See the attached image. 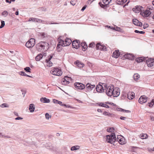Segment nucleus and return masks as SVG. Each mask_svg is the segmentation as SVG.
<instances>
[{
  "mask_svg": "<svg viewBox=\"0 0 154 154\" xmlns=\"http://www.w3.org/2000/svg\"><path fill=\"white\" fill-rule=\"evenodd\" d=\"M116 30L118 31H121L122 29H121V28L119 27H117Z\"/></svg>",
  "mask_w": 154,
  "mask_h": 154,
  "instance_id": "nucleus-61",
  "label": "nucleus"
},
{
  "mask_svg": "<svg viewBox=\"0 0 154 154\" xmlns=\"http://www.w3.org/2000/svg\"><path fill=\"white\" fill-rule=\"evenodd\" d=\"M81 46L82 47V50L84 51L87 49L88 46L85 42H82L81 43Z\"/></svg>",
  "mask_w": 154,
  "mask_h": 154,
  "instance_id": "nucleus-29",
  "label": "nucleus"
},
{
  "mask_svg": "<svg viewBox=\"0 0 154 154\" xmlns=\"http://www.w3.org/2000/svg\"><path fill=\"white\" fill-rule=\"evenodd\" d=\"M76 3V1L75 0H72L70 1V4L74 6Z\"/></svg>",
  "mask_w": 154,
  "mask_h": 154,
  "instance_id": "nucleus-43",
  "label": "nucleus"
},
{
  "mask_svg": "<svg viewBox=\"0 0 154 154\" xmlns=\"http://www.w3.org/2000/svg\"><path fill=\"white\" fill-rule=\"evenodd\" d=\"M35 44V39L31 38L26 43L25 45L27 48H30L34 46Z\"/></svg>",
  "mask_w": 154,
  "mask_h": 154,
  "instance_id": "nucleus-6",
  "label": "nucleus"
},
{
  "mask_svg": "<svg viewBox=\"0 0 154 154\" xmlns=\"http://www.w3.org/2000/svg\"><path fill=\"white\" fill-rule=\"evenodd\" d=\"M64 105V106H65L67 108H73V107H71V106H69V105L67 106L66 105H65V104Z\"/></svg>",
  "mask_w": 154,
  "mask_h": 154,
  "instance_id": "nucleus-55",
  "label": "nucleus"
},
{
  "mask_svg": "<svg viewBox=\"0 0 154 154\" xmlns=\"http://www.w3.org/2000/svg\"><path fill=\"white\" fill-rule=\"evenodd\" d=\"M120 54V52H119V50H116L114 51L112 53V57L115 58H118Z\"/></svg>",
  "mask_w": 154,
  "mask_h": 154,
  "instance_id": "nucleus-22",
  "label": "nucleus"
},
{
  "mask_svg": "<svg viewBox=\"0 0 154 154\" xmlns=\"http://www.w3.org/2000/svg\"><path fill=\"white\" fill-rule=\"evenodd\" d=\"M108 102H106V103H97V105L100 106L105 107L106 108H109V106L106 104L107 103H108Z\"/></svg>",
  "mask_w": 154,
  "mask_h": 154,
  "instance_id": "nucleus-25",
  "label": "nucleus"
},
{
  "mask_svg": "<svg viewBox=\"0 0 154 154\" xmlns=\"http://www.w3.org/2000/svg\"><path fill=\"white\" fill-rule=\"evenodd\" d=\"M140 75L137 73L135 74L134 75V79L135 81H137L140 78Z\"/></svg>",
  "mask_w": 154,
  "mask_h": 154,
  "instance_id": "nucleus-34",
  "label": "nucleus"
},
{
  "mask_svg": "<svg viewBox=\"0 0 154 154\" xmlns=\"http://www.w3.org/2000/svg\"><path fill=\"white\" fill-rule=\"evenodd\" d=\"M5 25V23L4 21H1V25L0 26V28H3Z\"/></svg>",
  "mask_w": 154,
  "mask_h": 154,
  "instance_id": "nucleus-44",
  "label": "nucleus"
},
{
  "mask_svg": "<svg viewBox=\"0 0 154 154\" xmlns=\"http://www.w3.org/2000/svg\"><path fill=\"white\" fill-rule=\"evenodd\" d=\"M43 57L42 54H39L36 57L35 59L37 61H39Z\"/></svg>",
  "mask_w": 154,
  "mask_h": 154,
  "instance_id": "nucleus-31",
  "label": "nucleus"
},
{
  "mask_svg": "<svg viewBox=\"0 0 154 154\" xmlns=\"http://www.w3.org/2000/svg\"><path fill=\"white\" fill-rule=\"evenodd\" d=\"M24 70L27 72H30V70H31L30 67H26L24 68Z\"/></svg>",
  "mask_w": 154,
  "mask_h": 154,
  "instance_id": "nucleus-41",
  "label": "nucleus"
},
{
  "mask_svg": "<svg viewBox=\"0 0 154 154\" xmlns=\"http://www.w3.org/2000/svg\"><path fill=\"white\" fill-rule=\"evenodd\" d=\"M106 141L108 143H112L116 140L115 135L114 133H112L111 135H108L106 136Z\"/></svg>",
  "mask_w": 154,
  "mask_h": 154,
  "instance_id": "nucleus-3",
  "label": "nucleus"
},
{
  "mask_svg": "<svg viewBox=\"0 0 154 154\" xmlns=\"http://www.w3.org/2000/svg\"><path fill=\"white\" fill-rule=\"evenodd\" d=\"M123 112H130V111L129 110L123 109Z\"/></svg>",
  "mask_w": 154,
  "mask_h": 154,
  "instance_id": "nucleus-59",
  "label": "nucleus"
},
{
  "mask_svg": "<svg viewBox=\"0 0 154 154\" xmlns=\"http://www.w3.org/2000/svg\"><path fill=\"white\" fill-rule=\"evenodd\" d=\"M41 101L43 103H49L50 102V100L46 97L42 98L41 99Z\"/></svg>",
  "mask_w": 154,
  "mask_h": 154,
  "instance_id": "nucleus-33",
  "label": "nucleus"
},
{
  "mask_svg": "<svg viewBox=\"0 0 154 154\" xmlns=\"http://www.w3.org/2000/svg\"><path fill=\"white\" fill-rule=\"evenodd\" d=\"M134 32L136 33H140L141 34H144L145 33V32L143 31H139L137 30H135Z\"/></svg>",
  "mask_w": 154,
  "mask_h": 154,
  "instance_id": "nucleus-45",
  "label": "nucleus"
},
{
  "mask_svg": "<svg viewBox=\"0 0 154 154\" xmlns=\"http://www.w3.org/2000/svg\"><path fill=\"white\" fill-rule=\"evenodd\" d=\"M72 42V41L71 39L69 38H66L64 41L65 46L69 45Z\"/></svg>",
  "mask_w": 154,
  "mask_h": 154,
  "instance_id": "nucleus-23",
  "label": "nucleus"
},
{
  "mask_svg": "<svg viewBox=\"0 0 154 154\" xmlns=\"http://www.w3.org/2000/svg\"><path fill=\"white\" fill-rule=\"evenodd\" d=\"M128 99L131 100L134 97L135 94L134 92H129L127 95Z\"/></svg>",
  "mask_w": 154,
  "mask_h": 154,
  "instance_id": "nucleus-26",
  "label": "nucleus"
},
{
  "mask_svg": "<svg viewBox=\"0 0 154 154\" xmlns=\"http://www.w3.org/2000/svg\"><path fill=\"white\" fill-rule=\"evenodd\" d=\"M74 86L77 89L82 90L84 89L85 87V85L79 82L75 83L74 84Z\"/></svg>",
  "mask_w": 154,
  "mask_h": 154,
  "instance_id": "nucleus-9",
  "label": "nucleus"
},
{
  "mask_svg": "<svg viewBox=\"0 0 154 154\" xmlns=\"http://www.w3.org/2000/svg\"><path fill=\"white\" fill-rule=\"evenodd\" d=\"M50 72L54 75L60 76L62 75L63 72L61 69L58 68H54L51 70Z\"/></svg>",
  "mask_w": 154,
  "mask_h": 154,
  "instance_id": "nucleus-2",
  "label": "nucleus"
},
{
  "mask_svg": "<svg viewBox=\"0 0 154 154\" xmlns=\"http://www.w3.org/2000/svg\"><path fill=\"white\" fill-rule=\"evenodd\" d=\"M95 87V85H92L89 83H88L86 85V88L87 91H89L92 90Z\"/></svg>",
  "mask_w": 154,
  "mask_h": 154,
  "instance_id": "nucleus-19",
  "label": "nucleus"
},
{
  "mask_svg": "<svg viewBox=\"0 0 154 154\" xmlns=\"http://www.w3.org/2000/svg\"><path fill=\"white\" fill-rule=\"evenodd\" d=\"M144 60V58L143 57H139L136 59V61L138 63H140L142 62Z\"/></svg>",
  "mask_w": 154,
  "mask_h": 154,
  "instance_id": "nucleus-35",
  "label": "nucleus"
},
{
  "mask_svg": "<svg viewBox=\"0 0 154 154\" xmlns=\"http://www.w3.org/2000/svg\"><path fill=\"white\" fill-rule=\"evenodd\" d=\"M6 2L9 3L10 4L11 3V1H9V0H6Z\"/></svg>",
  "mask_w": 154,
  "mask_h": 154,
  "instance_id": "nucleus-62",
  "label": "nucleus"
},
{
  "mask_svg": "<svg viewBox=\"0 0 154 154\" xmlns=\"http://www.w3.org/2000/svg\"><path fill=\"white\" fill-rule=\"evenodd\" d=\"M106 88L105 91H106V94L109 96H111L113 94V90L114 86L113 85H111L110 86H107V85H106Z\"/></svg>",
  "mask_w": 154,
  "mask_h": 154,
  "instance_id": "nucleus-5",
  "label": "nucleus"
},
{
  "mask_svg": "<svg viewBox=\"0 0 154 154\" xmlns=\"http://www.w3.org/2000/svg\"><path fill=\"white\" fill-rule=\"evenodd\" d=\"M111 1V0H103V4L101 2H99V4L102 8H106L108 7Z\"/></svg>",
  "mask_w": 154,
  "mask_h": 154,
  "instance_id": "nucleus-7",
  "label": "nucleus"
},
{
  "mask_svg": "<svg viewBox=\"0 0 154 154\" xmlns=\"http://www.w3.org/2000/svg\"><path fill=\"white\" fill-rule=\"evenodd\" d=\"M1 106L2 107H8V106L7 105V104L5 103L2 104L1 105Z\"/></svg>",
  "mask_w": 154,
  "mask_h": 154,
  "instance_id": "nucleus-47",
  "label": "nucleus"
},
{
  "mask_svg": "<svg viewBox=\"0 0 154 154\" xmlns=\"http://www.w3.org/2000/svg\"><path fill=\"white\" fill-rule=\"evenodd\" d=\"M113 90V94L112 95L114 97H117L120 94V90L117 87L114 88V87Z\"/></svg>",
  "mask_w": 154,
  "mask_h": 154,
  "instance_id": "nucleus-10",
  "label": "nucleus"
},
{
  "mask_svg": "<svg viewBox=\"0 0 154 154\" xmlns=\"http://www.w3.org/2000/svg\"><path fill=\"white\" fill-rule=\"evenodd\" d=\"M70 80V78L67 76H65L64 78L62 79L61 82L62 85H66L69 84V81Z\"/></svg>",
  "mask_w": 154,
  "mask_h": 154,
  "instance_id": "nucleus-13",
  "label": "nucleus"
},
{
  "mask_svg": "<svg viewBox=\"0 0 154 154\" xmlns=\"http://www.w3.org/2000/svg\"><path fill=\"white\" fill-rule=\"evenodd\" d=\"M45 117L47 119H49V114L48 113H47L45 114Z\"/></svg>",
  "mask_w": 154,
  "mask_h": 154,
  "instance_id": "nucleus-51",
  "label": "nucleus"
},
{
  "mask_svg": "<svg viewBox=\"0 0 154 154\" xmlns=\"http://www.w3.org/2000/svg\"><path fill=\"white\" fill-rule=\"evenodd\" d=\"M153 9V7L151 6H149L147 7V10H152Z\"/></svg>",
  "mask_w": 154,
  "mask_h": 154,
  "instance_id": "nucleus-46",
  "label": "nucleus"
},
{
  "mask_svg": "<svg viewBox=\"0 0 154 154\" xmlns=\"http://www.w3.org/2000/svg\"><path fill=\"white\" fill-rule=\"evenodd\" d=\"M96 90L97 92L102 93L106 89V86L105 84H102V85L98 84L96 87Z\"/></svg>",
  "mask_w": 154,
  "mask_h": 154,
  "instance_id": "nucleus-4",
  "label": "nucleus"
},
{
  "mask_svg": "<svg viewBox=\"0 0 154 154\" xmlns=\"http://www.w3.org/2000/svg\"><path fill=\"white\" fill-rule=\"evenodd\" d=\"M57 103L59 104L61 106H64V104H63L62 102L61 101H58Z\"/></svg>",
  "mask_w": 154,
  "mask_h": 154,
  "instance_id": "nucleus-52",
  "label": "nucleus"
},
{
  "mask_svg": "<svg viewBox=\"0 0 154 154\" xmlns=\"http://www.w3.org/2000/svg\"><path fill=\"white\" fill-rule=\"evenodd\" d=\"M34 18H30L29 19V21H32L34 22Z\"/></svg>",
  "mask_w": 154,
  "mask_h": 154,
  "instance_id": "nucleus-56",
  "label": "nucleus"
},
{
  "mask_svg": "<svg viewBox=\"0 0 154 154\" xmlns=\"http://www.w3.org/2000/svg\"><path fill=\"white\" fill-rule=\"evenodd\" d=\"M48 43L44 42H41L36 45V48L39 51H43L47 49L48 47Z\"/></svg>",
  "mask_w": 154,
  "mask_h": 154,
  "instance_id": "nucleus-1",
  "label": "nucleus"
},
{
  "mask_svg": "<svg viewBox=\"0 0 154 154\" xmlns=\"http://www.w3.org/2000/svg\"><path fill=\"white\" fill-rule=\"evenodd\" d=\"M154 104V99L152 100V101L150 103H149L148 106L150 107H152Z\"/></svg>",
  "mask_w": 154,
  "mask_h": 154,
  "instance_id": "nucleus-39",
  "label": "nucleus"
},
{
  "mask_svg": "<svg viewBox=\"0 0 154 154\" xmlns=\"http://www.w3.org/2000/svg\"><path fill=\"white\" fill-rule=\"evenodd\" d=\"M53 57L52 55H50L48 57V59L45 60V66L48 67H50L52 66L53 63L50 61L51 60Z\"/></svg>",
  "mask_w": 154,
  "mask_h": 154,
  "instance_id": "nucleus-11",
  "label": "nucleus"
},
{
  "mask_svg": "<svg viewBox=\"0 0 154 154\" xmlns=\"http://www.w3.org/2000/svg\"><path fill=\"white\" fill-rule=\"evenodd\" d=\"M23 119L22 118L20 117H17L15 119L16 120H20V119Z\"/></svg>",
  "mask_w": 154,
  "mask_h": 154,
  "instance_id": "nucleus-58",
  "label": "nucleus"
},
{
  "mask_svg": "<svg viewBox=\"0 0 154 154\" xmlns=\"http://www.w3.org/2000/svg\"><path fill=\"white\" fill-rule=\"evenodd\" d=\"M145 27H146L145 28H146V27H148V25L147 24H145V25H144V28H144V27H145Z\"/></svg>",
  "mask_w": 154,
  "mask_h": 154,
  "instance_id": "nucleus-63",
  "label": "nucleus"
},
{
  "mask_svg": "<svg viewBox=\"0 0 154 154\" xmlns=\"http://www.w3.org/2000/svg\"><path fill=\"white\" fill-rule=\"evenodd\" d=\"M124 56L125 58L131 60H133L134 58V57L133 54H126Z\"/></svg>",
  "mask_w": 154,
  "mask_h": 154,
  "instance_id": "nucleus-21",
  "label": "nucleus"
},
{
  "mask_svg": "<svg viewBox=\"0 0 154 154\" xmlns=\"http://www.w3.org/2000/svg\"><path fill=\"white\" fill-rule=\"evenodd\" d=\"M103 114L105 116L110 117H113L114 116V114L111 113L107 111L103 112Z\"/></svg>",
  "mask_w": 154,
  "mask_h": 154,
  "instance_id": "nucleus-27",
  "label": "nucleus"
},
{
  "mask_svg": "<svg viewBox=\"0 0 154 154\" xmlns=\"http://www.w3.org/2000/svg\"><path fill=\"white\" fill-rule=\"evenodd\" d=\"M151 14V12L147 9L143 12H141L140 13V14L144 17H147L149 16Z\"/></svg>",
  "mask_w": 154,
  "mask_h": 154,
  "instance_id": "nucleus-14",
  "label": "nucleus"
},
{
  "mask_svg": "<svg viewBox=\"0 0 154 154\" xmlns=\"http://www.w3.org/2000/svg\"><path fill=\"white\" fill-rule=\"evenodd\" d=\"M127 118L126 117L121 116L120 117V119L121 120H125Z\"/></svg>",
  "mask_w": 154,
  "mask_h": 154,
  "instance_id": "nucleus-54",
  "label": "nucleus"
},
{
  "mask_svg": "<svg viewBox=\"0 0 154 154\" xmlns=\"http://www.w3.org/2000/svg\"><path fill=\"white\" fill-rule=\"evenodd\" d=\"M127 0H117V4L119 5H122L126 2Z\"/></svg>",
  "mask_w": 154,
  "mask_h": 154,
  "instance_id": "nucleus-32",
  "label": "nucleus"
},
{
  "mask_svg": "<svg viewBox=\"0 0 154 154\" xmlns=\"http://www.w3.org/2000/svg\"><path fill=\"white\" fill-rule=\"evenodd\" d=\"M41 20H39V19H38L37 18H35L34 20V22H40Z\"/></svg>",
  "mask_w": 154,
  "mask_h": 154,
  "instance_id": "nucleus-50",
  "label": "nucleus"
},
{
  "mask_svg": "<svg viewBox=\"0 0 154 154\" xmlns=\"http://www.w3.org/2000/svg\"><path fill=\"white\" fill-rule=\"evenodd\" d=\"M107 131L109 132H114V129L113 128H110L107 129Z\"/></svg>",
  "mask_w": 154,
  "mask_h": 154,
  "instance_id": "nucleus-38",
  "label": "nucleus"
},
{
  "mask_svg": "<svg viewBox=\"0 0 154 154\" xmlns=\"http://www.w3.org/2000/svg\"><path fill=\"white\" fill-rule=\"evenodd\" d=\"M133 10L134 12L138 13L140 12L143 10V8L140 6H135L134 8H133Z\"/></svg>",
  "mask_w": 154,
  "mask_h": 154,
  "instance_id": "nucleus-17",
  "label": "nucleus"
},
{
  "mask_svg": "<svg viewBox=\"0 0 154 154\" xmlns=\"http://www.w3.org/2000/svg\"><path fill=\"white\" fill-rule=\"evenodd\" d=\"M95 44L94 43L92 42L89 45V47H93L94 46Z\"/></svg>",
  "mask_w": 154,
  "mask_h": 154,
  "instance_id": "nucleus-49",
  "label": "nucleus"
},
{
  "mask_svg": "<svg viewBox=\"0 0 154 154\" xmlns=\"http://www.w3.org/2000/svg\"><path fill=\"white\" fill-rule=\"evenodd\" d=\"M75 63L77 65V66L79 68H82L84 67V64L81 62H80L79 61H76Z\"/></svg>",
  "mask_w": 154,
  "mask_h": 154,
  "instance_id": "nucleus-28",
  "label": "nucleus"
},
{
  "mask_svg": "<svg viewBox=\"0 0 154 154\" xmlns=\"http://www.w3.org/2000/svg\"><path fill=\"white\" fill-rule=\"evenodd\" d=\"M35 107L34 105L33 104H30L29 107V109L31 112H33L34 111Z\"/></svg>",
  "mask_w": 154,
  "mask_h": 154,
  "instance_id": "nucleus-30",
  "label": "nucleus"
},
{
  "mask_svg": "<svg viewBox=\"0 0 154 154\" xmlns=\"http://www.w3.org/2000/svg\"><path fill=\"white\" fill-rule=\"evenodd\" d=\"M58 43L57 45V50H59L60 51V50L61 49L62 47L65 46L64 41L63 40L60 39H58Z\"/></svg>",
  "mask_w": 154,
  "mask_h": 154,
  "instance_id": "nucleus-12",
  "label": "nucleus"
},
{
  "mask_svg": "<svg viewBox=\"0 0 154 154\" xmlns=\"http://www.w3.org/2000/svg\"><path fill=\"white\" fill-rule=\"evenodd\" d=\"M80 42L79 40H75L72 42V47L76 49H78L79 47Z\"/></svg>",
  "mask_w": 154,
  "mask_h": 154,
  "instance_id": "nucleus-15",
  "label": "nucleus"
},
{
  "mask_svg": "<svg viewBox=\"0 0 154 154\" xmlns=\"http://www.w3.org/2000/svg\"><path fill=\"white\" fill-rule=\"evenodd\" d=\"M86 6H84L82 8V9H81V11H83L86 8Z\"/></svg>",
  "mask_w": 154,
  "mask_h": 154,
  "instance_id": "nucleus-57",
  "label": "nucleus"
},
{
  "mask_svg": "<svg viewBox=\"0 0 154 154\" xmlns=\"http://www.w3.org/2000/svg\"><path fill=\"white\" fill-rule=\"evenodd\" d=\"M147 135L145 134H142L140 135V137L141 139H146L147 137Z\"/></svg>",
  "mask_w": 154,
  "mask_h": 154,
  "instance_id": "nucleus-36",
  "label": "nucleus"
},
{
  "mask_svg": "<svg viewBox=\"0 0 154 154\" xmlns=\"http://www.w3.org/2000/svg\"><path fill=\"white\" fill-rule=\"evenodd\" d=\"M96 48L97 50H104L106 49V47L104 45H101L100 43H98L96 45Z\"/></svg>",
  "mask_w": 154,
  "mask_h": 154,
  "instance_id": "nucleus-20",
  "label": "nucleus"
},
{
  "mask_svg": "<svg viewBox=\"0 0 154 154\" xmlns=\"http://www.w3.org/2000/svg\"><path fill=\"white\" fill-rule=\"evenodd\" d=\"M133 23L136 25L141 26H142V23L139 21L138 20L136 19H134L133 20Z\"/></svg>",
  "mask_w": 154,
  "mask_h": 154,
  "instance_id": "nucleus-24",
  "label": "nucleus"
},
{
  "mask_svg": "<svg viewBox=\"0 0 154 154\" xmlns=\"http://www.w3.org/2000/svg\"><path fill=\"white\" fill-rule=\"evenodd\" d=\"M97 111L99 112H102V110L101 109H97Z\"/></svg>",
  "mask_w": 154,
  "mask_h": 154,
  "instance_id": "nucleus-60",
  "label": "nucleus"
},
{
  "mask_svg": "<svg viewBox=\"0 0 154 154\" xmlns=\"http://www.w3.org/2000/svg\"><path fill=\"white\" fill-rule=\"evenodd\" d=\"M147 149L148 151L150 152L152 151H154V147L152 148L149 147L147 148Z\"/></svg>",
  "mask_w": 154,
  "mask_h": 154,
  "instance_id": "nucleus-48",
  "label": "nucleus"
},
{
  "mask_svg": "<svg viewBox=\"0 0 154 154\" xmlns=\"http://www.w3.org/2000/svg\"><path fill=\"white\" fill-rule=\"evenodd\" d=\"M58 101H59L58 100H57L55 99H54L53 100V103H57Z\"/></svg>",
  "mask_w": 154,
  "mask_h": 154,
  "instance_id": "nucleus-53",
  "label": "nucleus"
},
{
  "mask_svg": "<svg viewBox=\"0 0 154 154\" xmlns=\"http://www.w3.org/2000/svg\"><path fill=\"white\" fill-rule=\"evenodd\" d=\"M117 140L119 143L121 145L125 144L126 143V141L124 137L120 135L117 136Z\"/></svg>",
  "mask_w": 154,
  "mask_h": 154,
  "instance_id": "nucleus-8",
  "label": "nucleus"
},
{
  "mask_svg": "<svg viewBox=\"0 0 154 154\" xmlns=\"http://www.w3.org/2000/svg\"><path fill=\"white\" fill-rule=\"evenodd\" d=\"M79 146H75L71 147V150H75L79 149Z\"/></svg>",
  "mask_w": 154,
  "mask_h": 154,
  "instance_id": "nucleus-37",
  "label": "nucleus"
},
{
  "mask_svg": "<svg viewBox=\"0 0 154 154\" xmlns=\"http://www.w3.org/2000/svg\"><path fill=\"white\" fill-rule=\"evenodd\" d=\"M15 14L17 15H18L19 14L18 11H16V12L15 13Z\"/></svg>",
  "mask_w": 154,
  "mask_h": 154,
  "instance_id": "nucleus-64",
  "label": "nucleus"
},
{
  "mask_svg": "<svg viewBox=\"0 0 154 154\" xmlns=\"http://www.w3.org/2000/svg\"><path fill=\"white\" fill-rule=\"evenodd\" d=\"M20 75L23 76H26L28 77H30V76L29 75H27L25 72L21 71L20 72Z\"/></svg>",
  "mask_w": 154,
  "mask_h": 154,
  "instance_id": "nucleus-40",
  "label": "nucleus"
},
{
  "mask_svg": "<svg viewBox=\"0 0 154 154\" xmlns=\"http://www.w3.org/2000/svg\"><path fill=\"white\" fill-rule=\"evenodd\" d=\"M147 97L145 95L141 96L139 99V102L142 104L146 102L147 100Z\"/></svg>",
  "mask_w": 154,
  "mask_h": 154,
  "instance_id": "nucleus-16",
  "label": "nucleus"
},
{
  "mask_svg": "<svg viewBox=\"0 0 154 154\" xmlns=\"http://www.w3.org/2000/svg\"><path fill=\"white\" fill-rule=\"evenodd\" d=\"M2 14V15L6 17L8 14V13L7 11H3Z\"/></svg>",
  "mask_w": 154,
  "mask_h": 154,
  "instance_id": "nucleus-42",
  "label": "nucleus"
},
{
  "mask_svg": "<svg viewBox=\"0 0 154 154\" xmlns=\"http://www.w3.org/2000/svg\"><path fill=\"white\" fill-rule=\"evenodd\" d=\"M147 66L149 67H151L154 66V59H149L146 61Z\"/></svg>",
  "mask_w": 154,
  "mask_h": 154,
  "instance_id": "nucleus-18",
  "label": "nucleus"
}]
</instances>
